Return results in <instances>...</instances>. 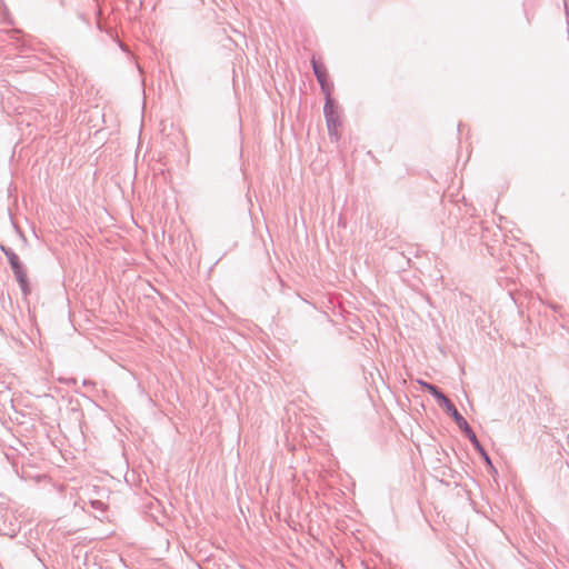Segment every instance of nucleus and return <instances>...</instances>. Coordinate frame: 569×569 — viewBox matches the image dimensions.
Masks as SVG:
<instances>
[{
	"label": "nucleus",
	"instance_id": "nucleus-1",
	"mask_svg": "<svg viewBox=\"0 0 569 569\" xmlns=\"http://www.w3.org/2000/svg\"><path fill=\"white\" fill-rule=\"evenodd\" d=\"M325 118L327 122V128L329 136L332 140L337 141L340 138L339 128H340V117L339 112L335 106L331 97L328 96L325 103Z\"/></svg>",
	"mask_w": 569,
	"mask_h": 569
},
{
	"label": "nucleus",
	"instance_id": "nucleus-2",
	"mask_svg": "<svg viewBox=\"0 0 569 569\" xmlns=\"http://www.w3.org/2000/svg\"><path fill=\"white\" fill-rule=\"evenodd\" d=\"M421 385L427 391L437 398L439 405L442 406L448 413H450V417L455 419L457 425L458 419H465L455 408L452 402L437 387L427 382H421Z\"/></svg>",
	"mask_w": 569,
	"mask_h": 569
},
{
	"label": "nucleus",
	"instance_id": "nucleus-3",
	"mask_svg": "<svg viewBox=\"0 0 569 569\" xmlns=\"http://www.w3.org/2000/svg\"><path fill=\"white\" fill-rule=\"evenodd\" d=\"M312 67H313L315 74H316V77L321 86V89H322L323 93L326 94V99H327L328 93L330 94V89L327 83L326 70H325L323 66L318 63L316 60H312Z\"/></svg>",
	"mask_w": 569,
	"mask_h": 569
},
{
	"label": "nucleus",
	"instance_id": "nucleus-4",
	"mask_svg": "<svg viewBox=\"0 0 569 569\" xmlns=\"http://www.w3.org/2000/svg\"><path fill=\"white\" fill-rule=\"evenodd\" d=\"M458 427L465 432V435L469 438V440L472 442L475 448L480 452V455H485L483 448L478 441L475 432L469 427L468 422L465 419H458Z\"/></svg>",
	"mask_w": 569,
	"mask_h": 569
},
{
	"label": "nucleus",
	"instance_id": "nucleus-5",
	"mask_svg": "<svg viewBox=\"0 0 569 569\" xmlns=\"http://www.w3.org/2000/svg\"><path fill=\"white\" fill-rule=\"evenodd\" d=\"M458 427L465 432V435L469 438V440L472 442L475 448L480 452V455H485L483 448L478 441L475 432L469 427L468 422L465 419H458Z\"/></svg>",
	"mask_w": 569,
	"mask_h": 569
},
{
	"label": "nucleus",
	"instance_id": "nucleus-6",
	"mask_svg": "<svg viewBox=\"0 0 569 569\" xmlns=\"http://www.w3.org/2000/svg\"><path fill=\"white\" fill-rule=\"evenodd\" d=\"M10 262H11L12 268H13V269H14V271H16V274H17L18 279H19L20 281H22V279H21V274H20V270H19V266H18V259H17V257H16V256H12V257L10 258Z\"/></svg>",
	"mask_w": 569,
	"mask_h": 569
},
{
	"label": "nucleus",
	"instance_id": "nucleus-7",
	"mask_svg": "<svg viewBox=\"0 0 569 569\" xmlns=\"http://www.w3.org/2000/svg\"><path fill=\"white\" fill-rule=\"evenodd\" d=\"M486 461V463H488L489 466H491V460L489 458V456L485 452V455H481Z\"/></svg>",
	"mask_w": 569,
	"mask_h": 569
}]
</instances>
